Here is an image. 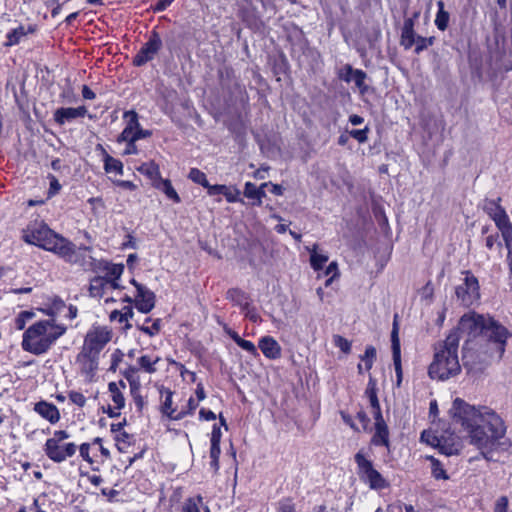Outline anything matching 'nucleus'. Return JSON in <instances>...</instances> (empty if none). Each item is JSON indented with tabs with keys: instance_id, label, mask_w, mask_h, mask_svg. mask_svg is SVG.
Masks as SVG:
<instances>
[{
	"instance_id": "1a4fd4ad",
	"label": "nucleus",
	"mask_w": 512,
	"mask_h": 512,
	"mask_svg": "<svg viewBox=\"0 0 512 512\" xmlns=\"http://www.w3.org/2000/svg\"><path fill=\"white\" fill-rule=\"evenodd\" d=\"M463 283L455 289L457 299L465 306H470L480 298V287L478 279L470 272H462Z\"/></svg>"
},
{
	"instance_id": "de8ad7c7",
	"label": "nucleus",
	"mask_w": 512,
	"mask_h": 512,
	"mask_svg": "<svg viewBox=\"0 0 512 512\" xmlns=\"http://www.w3.org/2000/svg\"><path fill=\"white\" fill-rule=\"evenodd\" d=\"M118 141L126 143H135L137 141L135 130H132L130 128H124V130L118 137Z\"/></svg>"
},
{
	"instance_id": "20e7f679",
	"label": "nucleus",
	"mask_w": 512,
	"mask_h": 512,
	"mask_svg": "<svg viewBox=\"0 0 512 512\" xmlns=\"http://www.w3.org/2000/svg\"><path fill=\"white\" fill-rule=\"evenodd\" d=\"M66 331V327L53 320L38 321L23 334L22 348L34 355L46 353Z\"/></svg>"
},
{
	"instance_id": "864d4df0",
	"label": "nucleus",
	"mask_w": 512,
	"mask_h": 512,
	"mask_svg": "<svg viewBox=\"0 0 512 512\" xmlns=\"http://www.w3.org/2000/svg\"><path fill=\"white\" fill-rule=\"evenodd\" d=\"M237 345L253 356L258 355L257 348L251 341L242 338Z\"/></svg>"
},
{
	"instance_id": "dca6fc26",
	"label": "nucleus",
	"mask_w": 512,
	"mask_h": 512,
	"mask_svg": "<svg viewBox=\"0 0 512 512\" xmlns=\"http://www.w3.org/2000/svg\"><path fill=\"white\" fill-rule=\"evenodd\" d=\"M70 435L65 430L55 431L52 438L47 439L44 447V451L48 452L52 457L61 459L65 454H60L58 444L68 439Z\"/></svg>"
},
{
	"instance_id": "f704fd0d",
	"label": "nucleus",
	"mask_w": 512,
	"mask_h": 512,
	"mask_svg": "<svg viewBox=\"0 0 512 512\" xmlns=\"http://www.w3.org/2000/svg\"><path fill=\"white\" fill-rule=\"evenodd\" d=\"M350 73L353 74L352 82L355 83V85L362 91H366L367 87L365 86V79L367 77L366 73L359 69H353L352 67H349Z\"/></svg>"
},
{
	"instance_id": "39448f33",
	"label": "nucleus",
	"mask_w": 512,
	"mask_h": 512,
	"mask_svg": "<svg viewBox=\"0 0 512 512\" xmlns=\"http://www.w3.org/2000/svg\"><path fill=\"white\" fill-rule=\"evenodd\" d=\"M23 240L57 255L67 239L55 233L45 223L40 222L27 227L23 234Z\"/></svg>"
},
{
	"instance_id": "6ab92c4d",
	"label": "nucleus",
	"mask_w": 512,
	"mask_h": 512,
	"mask_svg": "<svg viewBox=\"0 0 512 512\" xmlns=\"http://www.w3.org/2000/svg\"><path fill=\"white\" fill-rule=\"evenodd\" d=\"M436 441L440 452L446 456L456 455L460 452L461 444L455 437L446 438L441 436L436 438Z\"/></svg>"
},
{
	"instance_id": "c03bdc74",
	"label": "nucleus",
	"mask_w": 512,
	"mask_h": 512,
	"mask_svg": "<svg viewBox=\"0 0 512 512\" xmlns=\"http://www.w3.org/2000/svg\"><path fill=\"white\" fill-rule=\"evenodd\" d=\"M432 462V475L435 479H447L446 471L443 469L441 463L435 458H431Z\"/></svg>"
},
{
	"instance_id": "13d9d810",
	"label": "nucleus",
	"mask_w": 512,
	"mask_h": 512,
	"mask_svg": "<svg viewBox=\"0 0 512 512\" xmlns=\"http://www.w3.org/2000/svg\"><path fill=\"white\" fill-rule=\"evenodd\" d=\"M325 274H326V275H332V276H331V277L326 281V283H325V286L327 287V286H329V285H330V283L332 282L333 278H334L335 276H337V274H338V267H337V263H336V262H331V263L328 265V267H327V269H326V271H325Z\"/></svg>"
},
{
	"instance_id": "cd10ccee",
	"label": "nucleus",
	"mask_w": 512,
	"mask_h": 512,
	"mask_svg": "<svg viewBox=\"0 0 512 512\" xmlns=\"http://www.w3.org/2000/svg\"><path fill=\"white\" fill-rule=\"evenodd\" d=\"M104 169L107 173L123 174V164L120 160L113 158L104 152Z\"/></svg>"
},
{
	"instance_id": "3c124183",
	"label": "nucleus",
	"mask_w": 512,
	"mask_h": 512,
	"mask_svg": "<svg viewBox=\"0 0 512 512\" xmlns=\"http://www.w3.org/2000/svg\"><path fill=\"white\" fill-rule=\"evenodd\" d=\"M69 399L73 404H75L79 407H83L86 404L85 396L82 393L77 392V391L69 392Z\"/></svg>"
},
{
	"instance_id": "6e6d98bb",
	"label": "nucleus",
	"mask_w": 512,
	"mask_h": 512,
	"mask_svg": "<svg viewBox=\"0 0 512 512\" xmlns=\"http://www.w3.org/2000/svg\"><path fill=\"white\" fill-rule=\"evenodd\" d=\"M140 330L146 333L149 336H153L154 334L158 333L160 331V320L157 319L154 321L152 326H141Z\"/></svg>"
},
{
	"instance_id": "338daca9",
	"label": "nucleus",
	"mask_w": 512,
	"mask_h": 512,
	"mask_svg": "<svg viewBox=\"0 0 512 512\" xmlns=\"http://www.w3.org/2000/svg\"><path fill=\"white\" fill-rule=\"evenodd\" d=\"M228 297L232 300H237L239 304L241 303V298H244V293H242L240 290L232 289L228 291Z\"/></svg>"
},
{
	"instance_id": "e433bc0d",
	"label": "nucleus",
	"mask_w": 512,
	"mask_h": 512,
	"mask_svg": "<svg viewBox=\"0 0 512 512\" xmlns=\"http://www.w3.org/2000/svg\"><path fill=\"white\" fill-rule=\"evenodd\" d=\"M188 178L193 181L194 183H197L201 186H203L204 188H207V186L209 185V182L206 178V175L205 173H203L202 171H200L199 169L197 168H192L188 174Z\"/></svg>"
},
{
	"instance_id": "2f4dec72",
	"label": "nucleus",
	"mask_w": 512,
	"mask_h": 512,
	"mask_svg": "<svg viewBox=\"0 0 512 512\" xmlns=\"http://www.w3.org/2000/svg\"><path fill=\"white\" fill-rule=\"evenodd\" d=\"M160 361L158 356L143 355L138 359V364L141 369L147 373H154L156 371L155 364Z\"/></svg>"
},
{
	"instance_id": "680f3d73",
	"label": "nucleus",
	"mask_w": 512,
	"mask_h": 512,
	"mask_svg": "<svg viewBox=\"0 0 512 512\" xmlns=\"http://www.w3.org/2000/svg\"><path fill=\"white\" fill-rule=\"evenodd\" d=\"M507 507L508 499L504 496L500 497L495 504L494 512H507Z\"/></svg>"
},
{
	"instance_id": "7c9ffc66",
	"label": "nucleus",
	"mask_w": 512,
	"mask_h": 512,
	"mask_svg": "<svg viewBox=\"0 0 512 512\" xmlns=\"http://www.w3.org/2000/svg\"><path fill=\"white\" fill-rule=\"evenodd\" d=\"M500 198L497 200H485L483 209L492 218L495 219L501 215L505 210L499 204Z\"/></svg>"
},
{
	"instance_id": "aec40b11",
	"label": "nucleus",
	"mask_w": 512,
	"mask_h": 512,
	"mask_svg": "<svg viewBox=\"0 0 512 512\" xmlns=\"http://www.w3.org/2000/svg\"><path fill=\"white\" fill-rule=\"evenodd\" d=\"M500 230L506 247L512 246V224L506 212L493 219Z\"/></svg>"
},
{
	"instance_id": "a19ab883",
	"label": "nucleus",
	"mask_w": 512,
	"mask_h": 512,
	"mask_svg": "<svg viewBox=\"0 0 512 512\" xmlns=\"http://www.w3.org/2000/svg\"><path fill=\"white\" fill-rule=\"evenodd\" d=\"M375 358L376 349L373 346H368L365 350V354L361 357V360L365 363V369L367 371L372 368Z\"/></svg>"
},
{
	"instance_id": "473e14b6",
	"label": "nucleus",
	"mask_w": 512,
	"mask_h": 512,
	"mask_svg": "<svg viewBox=\"0 0 512 512\" xmlns=\"http://www.w3.org/2000/svg\"><path fill=\"white\" fill-rule=\"evenodd\" d=\"M140 173L146 175L151 180H156L159 178L160 172L159 167L157 164H155L153 161L143 163L140 167L137 169Z\"/></svg>"
},
{
	"instance_id": "f03ea898",
	"label": "nucleus",
	"mask_w": 512,
	"mask_h": 512,
	"mask_svg": "<svg viewBox=\"0 0 512 512\" xmlns=\"http://www.w3.org/2000/svg\"><path fill=\"white\" fill-rule=\"evenodd\" d=\"M460 333H466L469 337H476L484 335L490 340L498 344V352L500 357L505 351V344L507 339L511 336L509 331L492 318H486L483 315L475 312H468L464 314L454 330Z\"/></svg>"
},
{
	"instance_id": "f257e3e1",
	"label": "nucleus",
	"mask_w": 512,
	"mask_h": 512,
	"mask_svg": "<svg viewBox=\"0 0 512 512\" xmlns=\"http://www.w3.org/2000/svg\"><path fill=\"white\" fill-rule=\"evenodd\" d=\"M459 342L460 336L458 332L451 331L445 340L439 341L434 345V357L428 369L431 379L444 381L460 373Z\"/></svg>"
},
{
	"instance_id": "09e8293b",
	"label": "nucleus",
	"mask_w": 512,
	"mask_h": 512,
	"mask_svg": "<svg viewBox=\"0 0 512 512\" xmlns=\"http://www.w3.org/2000/svg\"><path fill=\"white\" fill-rule=\"evenodd\" d=\"M369 128L365 127L364 129H353L349 132V135L356 139L359 143H365L368 139Z\"/></svg>"
},
{
	"instance_id": "5701e85b",
	"label": "nucleus",
	"mask_w": 512,
	"mask_h": 512,
	"mask_svg": "<svg viewBox=\"0 0 512 512\" xmlns=\"http://www.w3.org/2000/svg\"><path fill=\"white\" fill-rule=\"evenodd\" d=\"M267 183H263L260 187H257L255 184L251 182H247L244 188V195L250 199H256L257 205H261V199L266 196L263 187L267 186Z\"/></svg>"
},
{
	"instance_id": "7ed1b4c3",
	"label": "nucleus",
	"mask_w": 512,
	"mask_h": 512,
	"mask_svg": "<svg viewBox=\"0 0 512 512\" xmlns=\"http://www.w3.org/2000/svg\"><path fill=\"white\" fill-rule=\"evenodd\" d=\"M470 443L475 445L483 458L491 460L490 452L504 437L506 428L503 420L492 410H486V415L468 430Z\"/></svg>"
},
{
	"instance_id": "5fc2aeb1",
	"label": "nucleus",
	"mask_w": 512,
	"mask_h": 512,
	"mask_svg": "<svg viewBox=\"0 0 512 512\" xmlns=\"http://www.w3.org/2000/svg\"><path fill=\"white\" fill-rule=\"evenodd\" d=\"M393 363L397 377V386H400L402 382L401 355H393Z\"/></svg>"
},
{
	"instance_id": "393cba45",
	"label": "nucleus",
	"mask_w": 512,
	"mask_h": 512,
	"mask_svg": "<svg viewBox=\"0 0 512 512\" xmlns=\"http://www.w3.org/2000/svg\"><path fill=\"white\" fill-rule=\"evenodd\" d=\"M161 410L163 414L167 415L170 419L173 420H179L186 416L185 411H181L174 415L175 410L172 408V392L170 390H166V396Z\"/></svg>"
},
{
	"instance_id": "72a5a7b5",
	"label": "nucleus",
	"mask_w": 512,
	"mask_h": 512,
	"mask_svg": "<svg viewBox=\"0 0 512 512\" xmlns=\"http://www.w3.org/2000/svg\"><path fill=\"white\" fill-rule=\"evenodd\" d=\"M416 37L414 29H402L400 44L408 50L414 45Z\"/></svg>"
},
{
	"instance_id": "0eeeda50",
	"label": "nucleus",
	"mask_w": 512,
	"mask_h": 512,
	"mask_svg": "<svg viewBox=\"0 0 512 512\" xmlns=\"http://www.w3.org/2000/svg\"><path fill=\"white\" fill-rule=\"evenodd\" d=\"M354 459L360 480L367 484L370 489L381 490L389 486L386 479L374 468L373 463L361 451L355 454Z\"/></svg>"
},
{
	"instance_id": "37998d69",
	"label": "nucleus",
	"mask_w": 512,
	"mask_h": 512,
	"mask_svg": "<svg viewBox=\"0 0 512 512\" xmlns=\"http://www.w3.org/2000/svg\"><path fill=\"white\" fill-rule=\"evenodd\" d=\"M124 118L127 121L125 128H130L132 130H136L140 126L139 121H138V114L135 111H133V110L126 111L124 113Z\"/></svg>"
},
{
	"instance_id": "c85d7f7f",
	"label": "nucleus",
	"mask_w": 512,
	"mask_h": 512,
	"mask_svg": "<svg viewBox=\"0 0 512 512\" xmlns=\"http://www.w3.org/2000/svg\"><path fill=\"white\" fill-rule=\"evenodd\" d=\"M58 449H60V454H65L61 459H56L52 457L48 452H45L49 459L56 463H61L65 461L67 458L72 457L77 450V446L74 443H60L58 444Z\"/></svg>"
},
{
	"instance_id": "774afa93",
	"label": "nucleus",
	"mask_w": 512,
	"mask_h": 512,
	"mask_svg": "<svg viewBox=\"0 0 512 512\" xmlns=\"http://www.w3.org/2000/svg\"><path fill=\"white\" fill-rule=\"evenodd\" d=\"M199 416H200V419L207 420V421L216 419L215 413L210 410H206V409H201L199 412Z\"/></svg>"
},
{
	"instance_id": "e2e57ef3",
	"label": "nucleus",
	"mask_w": 512,
	"mask_h": 512,
	"mask_svg": "<svg viewBox=\"0 0 512 512\" xmlns=\"http://www.w3.org/2000/svg\"><path fill=\"white\" fill-rule=\"evenodd\" d=\"M221 429L219 426L214 425L211 433V443H220L221 441Z\"/></svg>"
},
{
	"instance_id": "9d476101",
	"label": "nucleus",
	"mask_w": 512,
	"mask_h": 512,
	"mask_svg": "<svg viewBox=\"0 0 512 512\" xmlns=\"http://www.w3.org/2000/svg\"><path fill=\"white\" fill-rule=\"evenodd\" d=\"M111 331L106 327H93L85 336L83 347L89 353L99 354L111 340Z\"/></svg>"
},
{
	"instance_id": "f3484780",
	"label": "nucleus",
	"mask_w": 512,
	"mask_h": 512,
	"mask_svg": "<svg viewBox=\"0 0 512 512\" xmlns=\"http://www.w3.org/2000/svg\"><path fill=\"white\" fill-rule=\"evenodd\" d=\"M258 346L268 359H277L281 356V347L271 336L262 337L259 340Z\"/></svg>"
},
{
	"instance_id": "4d7b16f0",
	"label": "nucleus",
	"mask_w": 512,
	"mask_h": 512,
	"mask_svg": "<svg viewBox=\"0 0 512 512\" xmlns=\"http://www.w3.org/2000/svg\"><path fill=\"white\" fill-rule=\"evenodd\" d=\"M207 193L208 195L210 196H214V195H219V194H222L224 195V192H226V185H219V184H216V185H211L209 183V185L207 186Z\"/></svg>"
},
{
	"instance_id": "f8f14e48",
	"label": "nucleus",
	"mask_w": 512,
	"mask_h": 512,
	"mask_svg": "<svg viewBox=\"0 0 512 512\" xmlns=\"http://www.w3.org/2000/svg\"><path fill=\"white\" fill-rule=\"evenodd\" d=\"M99 354L89 353L88 350L82 348L76 357V362L80 365L81 372L87 377H93L98 369Z\"/></svg>"
},
{
	"instance_id": "bb28decb",
	"label": "nucleus",
	"mask_w": 512,
	"mask_h": 512,
	"mask_svg": "<svg viewBox=\"0 0 512 512\" xmlns=\"http://www.w3.org/2000/svg\"><path fill=\"white\" fill-rule=\"evenodd\" d=\"M108 279L105 277H95L91 280L89 294L91 297L100 298L103 295L104 288L107 286Z\"/></svg>"
},
{
	"instance_id": "a18cd8bd",
	"label": "nucleus",
	"mask_w": 512,
	"mask_h": 512,
	"mask_svg": "<svg viewBox=\"0 0 512 512\" xmlns=\"http://www.w3.org/2000/svg\"><path fill=\"white\" fill-rule=\"evenodd\" d=\"M333 342H334L335 346H337L342 352H344L346 354L350 352L351 343L346 338H344L340 335H335L333 337Z\"/></svg>"
},
{
	"instance_id": "052dcab7",
	"label": "nucleus",
	"mask_w": 512,
	"mask_h": 512,
	"mask_svg": "<svg viewBox=\"0 0 512 512\" xmlns=\"http://www.w3.org/2000/svg\"><path fill=\"white\" fill-rule=\"evenodd\" d=\"M49 179H50V188H49L48 194H49V196H53L59 192V190L61 189V185L55 176L50 175Z\"/></svg>"
},
{
	"instance_id": "69168bd1",
	"label": "nucleus",
	"mask_w": 512,
	"mask_h": 512,
	"mask_svg": "<svg viewBox=\"0 0 512 512\" xmlns=\"http://www.w3.org/2000/svg\"><path fill=\"white\" fill-rule=\"evenodd\" d=\"M115 184L127 190H135L137 188V186L133 182L128 180H117L115 181Z\"/></svg>"
},
{
	"instance_id": "2eb2a0df",
	"label": "nucleus",
	"mask_w": 512,
	"mask_h": 512,
	"mask_svg": "<svg viewBox=\"0 0 512 512\" xmlns=\"http://www.w3.org/2000/svg\"><path fill=\"white\" fill-rule=\"evenodd\" d=\"M375 419V434L372 437L373 444L377 446H389V431L383 419L382 413L374 414Z\"/></svg>"
},
{
	"instance_id": "0e129e2a",
	"label": "nucleus",
	"mask_w": 512,
	"mask_h": 512,
	"mask_svg": "<svg viewBox=\"0 0 512 512\" xmlns=\"http://www.w3.org/2000/svg\"><path fill=\"white\" fill-rule=\"evenodd\" d=\"M279 512H295L294 505L289 500L282 501L279 504Z\"/></svg>"
},
{
	"instance_id": "ddd939ff",
	"label": "nucleus",
	"mask_w": 512,
	"mask_h": 512,
	"mask_svg": "<svg viewBox=\"0 0 512 512\" xmlns=\"http://www.w3.org/2000/svg\"><path fill=\"white\" fill-rule=\"evenodd\" d=\"M134 303L140 312L149 313L155 306V294L144 285H139Z\"/></svg>"
},
{
	"instance_id": "bf43d9fd",
	"label": "nucleus",
	"mask_w": 512,
	"mask_h": 512,
	"mask_svg": "<svg viewBox=\"0 0 512 512\" xmlns=\"http://www.w3.org/2000/svg\"><path fill=\"white\" fill-rule=\"evenodd\" d=\"M89 450H90V444H89V443H83V444H81V445H80V447H79L80 456H81L85 461H87L89 464H92V463H93V460H92V458L90 457Z\"/></svg>"
},
{
	"instance_id": "49530a36",
	"label": "nucleus",
	"mask_w": 512,
	"mask_h": 512,
	"mask_svg": "<svg viewBox=\"0 0 512 512\" xmlns=\"http://www.w3.org/2000/svg\"><path fill=\"white\" fill-rule=\"evenodd\" d=\"M225 191L226 192H224V196L229 203L241 201L239 198V196H240L239 189H237L235 187H231V186H226Z\"/></svg>"
},
{
	"instance_id": "c9c22d12",
	"label": "nucleus",
	"mask_w": 512,
	"mask_h": 512,
	"mask_svg": "<svg viewBox=\"0 0 512 512\" xmlns=\"http://www.w3.org/2000/svg\"><path fill=\"white\" fill-rule=\"evenodd\" d=\"M202 505V497L197 496L194 498H188L182 506L181 512H200V506Z\"/></svg>"
},
{
	"instance_id": "4468645a",
	"label": "nucleus",
	"mask_w": 512,
	"mask_h": 512,
	"mask_svg": "<svg viewBox=\"0 0 512 512\" xmlns=\"http://www.w3.org/2000/svg\"><path fill=\"white\" fill-rule=\"evenodd\" d=\"M86 114L87 109L85 106H79L76 108H59L54 113V119L58 124L63 125L66 122H70L76 118H82Z\"/></svg>"
},
{
	"instance_id": "4c0bfd02",
	"label": "nucleus",
	"mask_w": 512,
	"mask_h": 512,
	"mask_svg": "<svg viewBox=\"0 0 512 512\" xmlns=\"http://www.w3.org/2000/svg\"><path fill=\"white\" fill-rule=\"evenodd\" d=\"M435 38L434 37H422L417 36L415 39V53L420 54L422 51L426 50L428 47L432 46L434 44Z\"/></svg>"
},
{
	"instance_id": "c756f323",
	"label": "nucleus",
	"mask_w": 512,
	"mask_h": 512,
	"mask_svg": "<svg viewBox=\"0 0 512 512\" xmlns=\"http://www.w3.org/2000/svg\"><path fill=\"white\" fill-rule=\"evenodd\" d=\"M437 6H438V12H437L436 18H435V25L437 26V28L439 30L444 31L448 27V22H449L450 16H449V13L444 10V3L442 1H439L437 3Z\"/></svg>"
},
{
	"instance_id": "8fccbe9b",
	"label": "nucleus",
	"mask_w": 512,
	"mask_h": 512,
	"mask_svg": "<svg viewBox=\"0 0 512 512\" xmlns=\"http://www.w3.org/2000/svg\"><path fill=\"white\" fill-rule=\"evenodd\" d=\"M121 311L122 315H120V323L125 322V329H130L132 325L128 321L134 316L133 309L131 306H125Z\"/></svg>"
},
{
	"instance_id": "79ce46f5",
	"label": "nucleus",
	"mask_w": 512,
	"mask_h": 512,
	"mask_svg": "<svg viewBox=\"0 0 512 512\" xmlns=\"http://www.w3.org/2000/svg\"><path fill=\"white\" fill-rule=\"evenodd\" d=\"M391 343H392V355H401L400 340L398 337V327L396 321L393 323V329L391 332Z\"/></svg>"
},
{
	"instance_id": "a211bd4d",
	"label": "nucleus",
	"mask_w": 512,
	"mask_h": 512,
	"mask_svg": "<svg viewBox=\"0 0 512 512\" xmlns=\"http://www.w3.org/2000/svg\"><path fill=\"white\" fill-rule=\"evenodd\" d=\"M35 412H37L40 416L48 420L50 423L54 424L59 421L60 413L58 408L46 401H40L34 406Z\"/></svg>"
},
{
	"instance_id": "412c9836",
	"label": "nucleus",
	"mask_w": 512,
	"mask_h": 512,
	"mask_svg": "<svg viewBox=\"0 0 512 512\" xmlns=\"http://www.w3.org/2000/svg\"><path fill=\"white\" fill-rule=\"evenodd\" d=\"M365 395L369 399L373 415L382 413L380 403L377 397L376 381L372 377H370L369 382L367 384Z\"/></svg>"
},
{
	"instance_id": "9b49d317",
	"label": "nucleus",
	"mask_w": 512,
	"mask_h": 512,
	"mask_svg": "<svg viewBox=\"0 0 512 512\" xmlns=\"http://www.w3.org/2000/svg\"><path fill=\"white\" fill-rule=\"evenodd\" d=\"M162 41L157 33L149 38V40L142 46L139 52L133 59V63L136 66H142L148 61L152 60L159 49L161 48Z\"/></svg>"
},
{
	"instance_id": "603ef678",
	"label": "nucleus",
	"mask_w": 512,
	"mask_h": 512,
	"mask_svg": "<svg viewBox=\"0 0 512 512\" xmlns=\"http://www.w3.org/2000/svg\"><path fill=\"white\" fill-rule=\"evenodd\" d=\"M34 316L33 312L30 311H22L17 319H16V326L19 330H22L25 327L26 321L31 319Z\"/></svg>"
},
{
	"instance_id": "ea45409f",
	"label": "nucleus",
	"mask_w": 512,
	"mask_h": 512,
	"mask_svg": "<svg viewBox=\"0 0 512 512\" xmlns=\"http://www.w3.org/2000/svg\"><path fill=\"white\" fill-rule=\"evenodd\" d=\"M328 261V256L319 254L316 251L311 253L310 262L314 270H321L323 265Z\"/></svg>"
},
{
	"instance_id": "58836bf2",
	"label": "nucleus",
	"mask_w": 512,
	"mask_h": 512,
	"mask_svg": "<svg viewBox=\"0 0 512 512\" xmlns=\"http://www.w3.org/2000/svg\"><path fill=\"white\" fill-rule=\"evenodd\" d=\"M26 35L24 27L20 26L16 29H13L11 32L7 34V46H13L19 43L20 39Z\"/></svg>"
},
{
	"instance_id": "a878e982",
	"label": "nucleus",
	"mask_w": 512,
	"mask_h": 512,
	"mask_svg": "<svg viewBox=\"0 0 512 512\" xmlns=\"http://www.w3.org/2000/svg\"><path fill=\"white\" fill-rule=\"evenodd\" d=\"M155 187L161 190L169 199H171L175 203H179L181 201L178 193L173 188L170 180L159 179L158 183L155 184Z\"/></svg>"
},
{
	"instance_id": "b1692460",
	"label": "nucleus",
	"mask_w": 512,
	"mask_h": 512,
	"mask_svg": "<svg viewBox=\"0 0 512 512\" xmlns=\"http://www.w3.org/2000/svg\"><path fill=\"white\" fill-rule=\"evenodd\" d=\"M98 269H103L107 272V279L118 280L124 271V266L122 264H112L106 261H99Z\"/></svg>"
},
{
	"instance_id": "6e6552de",
	"label": "nucleus",
	"mask_w": 512,
	"mask_h": 512,
	"mask_svg": "<svg viewBox=\"0 0 512 512\" xmlns=\"http://www.w3.org/2000/svg\"><path fill=\"white\" fill-rule=\"evenodd\" d=\"M487 408L484 411L477 410L474 406L469 405L464 400L456 398L453 401L450 413L453 421L461 424L467 431L474 427L475 424L486 415Z\"/></svg>"
},
{
	"instance_id": "4be33fe9",
	"label": "nucleus",
	"mask_w": 512,
	"mask_h": 512,
	"mask_svg": "<svg viewBox=\"0 0 512 512\" xmlns=\"http://www.w3.org/2000/svg\"><path fill=\"white\" fill-rule=\"evenodd\" d=\"M119 385H121L123 388L126 387V384L123 381H120L119 383L110 382L108 384V389H109V392L111 393L112 401L116 405L117 410L122 409L125 405V399L119 389Z\"/></svg>"
},
{
	"instance_id": "423d86ee",
	"label": "nucleus",
	"mask_w": 512,
	"mask_h": 512,
	"mask_svg": "<svg viewBox=\"0 0 512 512\" xmlns=\"http://www.w3.org/2000/svg\"><path fill=\"white\" fill-rule=\"evenodd\" d=\"M89 252V247L84 246L76 248V246L67 239L57 256L70 264L81 267L85 271H95L98 269L99 261L93 258Z\"/></svg>"
}]
</instances>
